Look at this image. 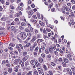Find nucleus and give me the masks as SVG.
<instances>
[{
	"mask_svg": "<svg viewBox=\"0 0 75 75\" xmlns=\"http://www.w3.org/2000/svg\"><path fill=\"white\" fill-rule=\"evenodd\" d=\"M20 34L22 38L24 39L26 38V37H27V35H26L25 33L24 32H21L20 33Z\"/></svg>",
	"mask_w": 75,
	"mask_h": 75,
	"instance_id": "nucleus-1",
	"label": "nucleus"
},
{
	"mask_svg": "<svg viewBox=\"0 0 75 75\" xmlns=\"http://www.w3.org/2000/svg\"><path fill=\"white\" fill-rule=\"evenodd\" d=\"M1 21H6V20H8V18L2 17L1 19Z\"/></svg>",
	"mask_w": 75,
	"mask_h": 75,
	"instance_id": "nucleus-2",
	"label": "nucleus"
},
{
	"mask_svg": "<svg viewBox=\"0 0 75 75\" xmlns=\"http://www.w3.org/2000/svg\"><path fill=\"white\" fill-rule=\"evenodd\" d=\"M37 37L35 36H33V38L31 40L32 42H34V41H35L36 40V39H37Z\"/></svg>",
	"mask_w": 75,
	"mask_h": 75,
	"instance_id": "nucleus-3",
	"label": "nucleus"
},
{
	"mask_svg": "<svg viewBox=\"0 0 75 75\" xmlns=\"http://www.w3.org/2000/svg\"><path fill=\"white\" fill-rule=\"evenodd\" d=\"M32 43H33L32 47H33V48H35V47H36V45H37V43L35 42H33Z\"/></svg>",
	"mask_w": 75,
	"mask_h": 75,
	"instance_id": "nucleus-4",
	"label": "nucleus"
},
{
	"mask_svg": "<svg viewBox=\"0 0 75 75\" xmlns=\"http://www.w3.org/2000/svg\"><path fill=\"white\" fill-rule=\"evenodd\" d=\"M14 62L16 64L18 65V62H19V60L18 59H15L14 61Z\"/></svg>",
	"mask_w": 75,
	"mask_h": 75,
	"instance_id": "nucleus-5",
	"label": "nucleus"
},
{
	"mask_svg": "<svg viewBox=\"0 0 75 75\" xmlns=\"http://www.w3.org/2000/svg\"><path fill=\"white\" fill-rule=\"evenodd\" d=\"M16 47L17 48V50H18V51H19V52H21V48H20V47L19 46H16Z\"/></svg>",
	"mask_w": 75,
	"mask_h": 75,
	"instance_id": "nucleus-6",
	"label": "nucleus"
},
{
	"mask_svg": "<svg viewBox=\"0 0 75 75\" xmlns=\"http://www.w3.org/2000/svg\"><path fill=\"white\" fill-rule=\"evenodd\" d=\"M30 46H31V44L30 43H28L25 45L24 47H30Z\"/></svg>",
	"mask_w": 75,
	"mask_h": 75,
	"instance_id": "nucleus-7",
	"label": "nucleus"
},
{
	"mask_svg": "<svg viewBox=\"0 0 75 75\" xmlns=\"http://www.w3.org/2000/svg\"><path fill=\"white\" fill-rule=\"evenodd\" d=\"M9 62L7 60L6 61H3V62H2V63L3 64H7L9 63Z\"/></svg>",
	"mask_w": 75,
	"mask_h": 75,
	"instance_id": "nucleus-8",
	"label": "nucleus"
},
{
	"mask_svg": "<svg viewBox=\"0 0 75 75\" xmlns=\"http://www.w3.org/2000/svg\"><path fill=\"white\" fill-rule=\"evenodd\" d=\"M70 21L72 25H74L75 24V22H74V20H73V19H71L70 20Z\"/></svg>",
	"mask_w": 75,
	"mask_h": 75,
	"instance_id": "nucleus-9",
	"label": "nucleus"
},
{
	"mask_svg": "<svg viewBox=\"0 0 75 75\" xmlns=\"http://www.w3.org/2000/svg\"><path fill=\"white\" fill-rule=\"evenodd\" d=\"M64 62H65L66 63H68V62H69V61L66 58H64Z\"/></svg>",
	"mask_w": 75,
	"mask_h": 75,
	"instance_id": "nucleus-10",
	"label": "nucleus"
},
{
	"mask_svg": "<svg viewBox=\"0 0 75 75\" xmlns=\"http://www.w3.org/2000/svg\"><path fill=\"white\" fill-rule=\"evenodd\" d=\"M49 51L50 52H51L53 51V48L51 46L50 47H49Z\"/></svg>",
	"mask_w": 75,
	"mask_h": 75,
	"instance_id": "nucleus-11",
	"label": "nucleus"
},
{
	"mask_svg": "<svg viewBox=\"0 0 75 75\" xmlns=\"http://www.w3.org/2000/svg\"><path fill=\"white\" fill-rule=\"evenodd\" d=\"M59 52L61 54H64V52H63L62 50L61 49H60L59 51Z\"/></svg>",
	"mask_w": 75,
	"mask_h": 75,
	"instance_id": "nucleus-12",
	"label": "nucleus"
},
{
	"mask_svg": "<svg viewBox=\"0 0 75 75\" xmlns=\"http://www.w3.org/2000/svg\"><path fill=\"white\" fill-rule=\"evenodd\" d=\"M34 13V12L33 11H29V12L28 13V15H32Z\"/></svg>",
	"mask_w": 75,
	"mask_h": 75,
	"instance_id": "nucleus-13",
	"label": "nucleus"
},
{
	"mask_svg": "<svg viewBox=\"0 0 75 75\" xmlns=\"http://www.w3.org/2000/svg\"><path fill=\"white\" fill-rule=\"evenodd\" d=\"M28 59V57H24L23 59V61L25 62Z\"/></svg>",
	"mask_w": 75,
	"mask_h": 75,
	"instance_id": "nucleus-14",
	"label": "nucleus"
},
{
	"mask_svg": "<svg viewBox=\"0 0 75 75\" xmlns=\"http://www.w3.org/2000/svg\"><path fill=\"white\" fill-rule=\"evenodd\" d=\"M37 38H41V35L40 34H38L37 35Z\"/></svg>",
	"mask_w": 75,
	"mask_h": 75,
	"instance_id": "nucleus-15",
	"label": "nucleus"
},
{
	"mask_svg": "<svg viewBox=\"0 0 75 75\" xmlns=\"http://www.w3.org/2000/svg\"><path fill=\"white\" fill-rule=\"evenodd\" d=\"M39 24L42 26H44V23L43 22H39Z\"/></svg>",
	"mask_w": 75,
	"mask_h": 75,
	"instance_id": "nucleus-16",
	"label": "nucleus"
},
{
	"mask_svg": "<svg viewBox=\"0 0 75 75\" xmlns=\"http://www.w3.org/2000/svg\"><path fill=\"white\" fill-rule=\"evenodd\" d=\"M19 29L20 30H23L24 29V28L22 26H20L19 27Z\"/></svg>",
	"mask_w": 75,
	"mask_h": 75,
	"instance_id": "nucleus-17",
	"label": "nucleus"
},
{
	"mask_svg": "<svg viewBox=\"0 0 75 75\" xmlns=\"http://www.w3.org/2000/svg\"><path fill=\"white\" fill-rule=\"evenodd\" d=\"M12 71H13V70H12V69L11 68H9L8 69V71L9 72V73H11Z\"/></svg>",
	"mask_w": 75,
	"mask_h": 75,
	"instance_id": "nucleus-18",
	"label": "nucleus"
},
{
	"mask_svg": "<svg viewBox=\"0 0 75 75\" xmlns=\"http://www.w3.org/2000/svg\"><path fill=\"white\" fill-rule=\"evenodd\" d=\"M45 52L46 54H48L50 52L49 50L48 49H46L45 50Z\"/></svg>",
	"mask_w": 75,
	"mask_h": 75,
	"instance_id": "nucleus-19",
	"label": "nucleus"
},
{
	"mask_svg": "<svg viewBox=\"0 0 75 75\" xmlns=\"http://www.w3.org/2000/svg\"><path fill=\"white\" fill-rule=\"evenodd\" d=\"M46 57L47 58H50L51 57V54H48L47 55Z\"/></svg>",
	"mask_w": 75,
	"mask_h": 75,
	"instance_id": "nucleus-20",
	"label": "nucleus"
},
{
	"mask_svg": "<svg viewBox=\"0 0 75 75\" xmlns=\"http://www.w3.org/2000/svg\"><path fill=\"white\" fill-rule=\"evenodd\" d=\"M37 42H41L42 41V39H38L37 40Z\"/></svg>",
	"mask_w": 75,
	"mask_h": 75,
	"instance_id": "nucleus-21",
	"label": "nucleus"
},
{
	"mask_svg": "<svg viewBox=\"0 0 75 75\" xmlns=\"http://www.w3.org/2000/svg\"><path fill=\"white\" fill-rule=\"evenodd\" d=\"M33 72L31 71H29V73L27 74V75H32Z\"/></svg>",
	"mask_w": 75,
	"mask_h": 75,
	"instance_id": "nucleus-22",
	"label": "nucleus"
},
{
	"mask_svg": "<svg viewBox=\"0 0 75 75\" xmlns=\"http://www.w3.org/2000/svg\"><path fill=\"white\" fill-rule=\"evenodd\" d=\"M39 48L38 47H36L35 49V51H36V52H38V49Z\"/></svg>",
	"mask_w": 75,
	"mask_h": 75,
	"instance_id": "nucleus-23",
	"label": "nucleus"
},
{
	"mask_svg": "<svg viewBox=\"0 0 75 75\" xmlns=\"http://www.w3.org/2000/svg\"><path fill=\"white\" fill-rule=\"evenodd\" d=\"M15 54V55H18V51L17 50H15L14 52Z\"/></svg>",
	"mask_w": 75,
	"mask_h": 75,
	"instance_id": "nucleus-24",
	"label": "nucleus"
},
{
	"mask_svg": "<svg viewBox=\"0 0 75 75\" xmlns=\"http://www.w3.org/2000/svg\"><path fill=\"white\" fill-rule=\"evenodd\" d=\"M54 53L55 55L56 56H58V52L56 51H55L54 52Z\"/></svg>",
	"mask_w": 75,
	"mask_h": 75,
	"instance_id": "nucleus-25",
	"label": "nucleus"
},
{
	"mask_svg": "<svg viewBox=\"0 0 75 75\" xmlns=\"http://www.w3.org/2000/svg\"><path fill=\"white\" fill-rule=\"evenodd\" d=\"M48 74L50 75H53V72L52 71H48Z\"/></svg>",
	"mask_w": 75,
	"mask_h": 75,
	"instance_id": "nucleus-26",
	"label": "nucleus"
},
{
	"mask_svg": "<svg viewBox=\"0 0 75 75\" xmlns=\"http://www.w3.org/2000/svg\"><path fill=\"white\" fill-rule=\"evenodd\" d=\"M31 64V65H34L35 64V62H34V61L33 60H32L30 62Z\"/></svg>",
	"mask_w": 75,
	"mask_h": 75,
	"instance_id": "nucleus-27",
	"label": "nucleus"
},
{
	"mask_svg": "<svg viewBox=\"0 0 75 75\" xmlns=\"http://www.w3.org/2000/svg\"><path fill=\"white\" fill-rule=\"evenodd\" d=\"M43 67L44 69L45 70H47V69H48V68H47V67L45 65H43Z\"/></svg>",
	"mask_w": 75,
	"mask_h": 75,
	"instance_id": "nucleus-28",
	"label": "nucleus"
},
{
	"mask_svg": "<svg viewBox=\"0 0 75 75\" xmlns=\"http://www.w3.org/2000/svg\"><path fill=\"white\" fill-rule=\"evenodd\" d=\"M59 61V62H62L64 61V60L62 59V58H60L59 60H58Z\"/></svg>",
	"mask_w": 75,
	"mask_h": 75,
	"instance_id": "nucleus-29",
	"label": "nucleus"
},
{
	"mask_svg": "<svg viewBox=\"0 0 75 75\" xmlns=\"http://www.w3.org/2000/svg\"><path fill=\"white\" fill-rule=\"evenodd\" d=\"M21 25L22 26H25V25H26V23L23 22L21 23Z\"/></svg>",
	"mask_w": 75,
	"mask_h": 75,
	"instance_id": "nucleus-30",
	"label": "nucleus"
},
{
	"mask_svg": "<svg viewBox=\"0 0 75 75\" xmlns=\"http://www.w3.org/2000/svg\"><path fill=\"white\" fill-rule=\"evenodd\" d=\"M18 8L19 10H21V11H23V8H21L20 6H18Z\"/></svg>",
	"mask_w": 75,
	"mask_h": 75,
	"instance_id": "nucleus-31",
	"label": "nucleus"
},
{
	"mask_svg": "<svg viewBox=\"0 0 75 75\" xmlns=\"http://www.w3.org/2000/svg\"><path fill=\"white\" fill-rule=\"evenodd\" d=\"M71 69H72V70L73 72H75V68L74 67H71Z\"/></svg>",
	"mask_w": 75,
	"mask_h": 75,
	"instance_id": "nucleus-32",
	"label": "nucleus"
},
{
	"mask_svg": "<svg viewBox=\"0 0 75 75\" xmlns=\"http://www.w3.org/2000/svg\"><path fill=\"white\" fill-rule=\"evenodd\" d=\"M10 46H11V47H14L15 46V45L13 43H10L9 44Z\"/></svg>",
	"mask_w": 75,
	"mask_h": 75,
	"instance_id": "nucleus-33",
	"label": "nucleus"
},
{
	"mask_svg": "<svg viewBox=\"0 0 75 75\" xmlns=\"http://www.w3.org/2000/svg\"><path fill=\"white\" fill-rule=\"evenodd\" d=\"M14 71L15 72H17V71H18V69L17 68H14Z\"/></svg>",
	"mask_w": 75,
	"mask_h": 75,
	"instance_id": "nucleus-34",
	"label": "nucleus"
},
{
	"mask_svg": "<svg viewBox=\"0 0 75 75\" xmlns=\"http://www.w3.org/2000/svg\"><path fill=\"white\" fill-rule=\"evenodd\" d=\"M39 61L40 63H42V62H43V60L42 58H40Z\"/></svg>",
	"mask_w": 75,
	"mask_h": 75,
	"instance_id": "nucleus-35",
	"label": "nucleus"
},
{
	"mask_svg": "<svg viewBox=\"0 0 75 75\" xmlns=\"http://www.w3.org/2000/svg\"><path fill=\"white\" fill-rule=\"evenodd\" d=\"M32 18H34L35 19H36L37 18V16L35 15H34L32 16Z\"/></svg>",
	"mask_w": 75,
	"mask_h": 75,
	"instance_id": "nucleus-36",
	"label": "nucleus"
},
{
	"mask_svg": "<svg viewBox=\"0 0 75 75\" xmlns=\"http://www.w3.org/2000/svg\"><path fill=\"white\" fill-rule=\"evenodd\" d=\"M43 72H44V71H43V70H42L41 71L39 72V74H40V75H41V74H43Z\"/></svg>",
	"mask_w": 75,
	"mask_h": 75,
	"instance_id": "nucleus-37",
	"label": "nucleus"
},
{
	"mask_svg": "<svg viewBox=\"0 0 75 75\" xmlns=\"http://www.w3.org/2000/svg\"><path fill=\"white\" fill-rule=\"evenodd\" d=\"M62 49L63 52H65V48L64 47H62Z\"/></svg>",
	"mask_w": 75,
	"mask_h": 75,
	"instance_id": "nucleus-38",
	"label": "nucleus"
},
{
	"mask_svg": "<svg viewBox=\"0 0 75 75\" xmlns=\"http://www.w3.org/2000/svg\"><path fill=\"white\" fill-rule=\"evenodd\" d=\"M35 48H33V47H30V51H33V50H34V49Z\"/></svg>",
	"mask_w": 75,
	"mask_h": 75,
	"instance_id": "nucleus-39",
	"label": "nucleus"
},
{
	"mask_svg": "<svg viewBox=\"0 0 75 75\" xmlns=\"http://www.w3.org/2000/svg\"><path fill=\"white\" fill-rule=\"evenodd\" d=\"M53 5V3H51L50 4V7H49L48 8H51V7H52Z\"/></svg>",
	"mask_w": 75,
	"mask_h": 75,
	"instance_id": "nucleus-40",
	"label": "nucleus"
},
{
	"mask_svg": "<svg viewBox=\"0 0 75 75\" xmlns=\"http://www.w3.org/2000/svg\"><path fill=\"white\" fill-rule=\"evenodd\" d=\"M0 35H4L5 34V33H3V31H1V33H0Z\"/></svg>",
	"mask_w": 75,
	"mask_h": 75,
	"instance_id": "nucleus-41",
	"label": "nucleus"
},
{
	"mask_svg": "<svg viewBox=\"0 0 75 75\" xmlns=\"http://www.w3.org/2000/svg\"><path fill=\"white\" fill-rule=\"evenodd\" d=\"M47 31H46V30L45 29L43 30V34H47Z\"/></svg>",
	"mask_w": 75,
	"mask_h": 75,
	"instance_id": "nucleus-42",
	"label": "nucleus"
},
{
	"mask_svg": "<svg viewBox=\"0 0 75 75\" xmlns=\"http://www.w3.org/2000/svg\"><path fill=\"white\" fill-rule=\"evenodd\" d=\"M25 65L26 66L28 65H29V63L28 62H26L25 63Z\"/></svg>",
	"mask_w": 75,
	"mask_h": 75,
	"instance_id": "nucleus-43",
	"label": "nucleus"
},
{
	"mask_svg": "<svg viewBox=\"0 0 75 75\" xmlns=\"http://www.w3.org/2000/svg\"><path fill=\"white\" fill-rule=\"evenodd\" d=\"M20 15V14L18 13H17L16 14V15H15V17H18V16Z\"/></svg>",
	"mask_w": 75,
	"mask_h": 75,
	"instance_id": "nucleus-44",
	"label": "nucleus"
},
{
	"mask_svg": "<svg viewBox=\"0 0 75 75\" xmlns=\"http://www.w3.org/2000/svg\"><path fill=\"white\" fill-rule=\"evenodd\" d=\"M34 73L35 75H38V72L37 71H35L34 72Z\"/></svg>",
	"mask_w": 75,
	"mask_h": 75,
	"instance_id": "nucleus-45",
	"label": "nucleus"
},
{
	"mask_svg": "<svg viewBox=\"0 0 75 75\" xmlns=\"http://www.w3.org/2000/svg\"><path fill=\"white\" fill-rule=\"evenodd\" d=\"M71 15V16L72 17H74V14L73 12H71L70 13Z\"/></svg>",
	"mask_w": 75,
	"mask_h": 75,
	"instance_id": "nucleus-46",
	"label": "nucleus"
},
{
	"mask_svg": "<svg viewBox=\"0 0 75 75\" xmlns=\"http://www.w3.org/2000/svg\"><path fill=\"white\" fill-rule=\"evenodd\" d=\"M62 64L63 65L64 67H66V63L64 62H63L62 63Z\"/></svg>",
	"mask_w": 75,
	"mask_h": 75,
	"instance_id": "nucleus-47",
	"label": "nucleus"
},
{
	"mask_svg": "<svg viewBox=\"0 0 75 75\" xmlns=\"http://www.w3.org/2000/svg\"><path fill=\"white\" fill-rule=\"evenodd\" d=\"M8 48L10 50H11V51H13V48L11 47H9Z\"/></svg>",
	"mask_w": 75,
	"mask_h": 75,
	"instance_id": "nucleus-48",
	"label": "nucleus"
},
{
	"mask_svg": "<svg viewBox=\"0 0 75 75\" xmlns=\"http://www.w3.org/2000/svg\"><path fill=\"white\" fill-rule=\"evenodd\" d=\"M27 34L28 36V37H31V34L30 33H27Z\"/></svg>",
	"mask_w": 75,
	"mask_h": 75,
	"instance_id": "nucleus-49",
	"label": "nucleus"
},
{
	"mask_svg": "<svg viewBox=\"0 0 75 75\" xmlns=\"http://www.w3.org/2000/svg\"><path fill=\"white\" fill-rule=\"evenodd\" d=\"M23 55L24 56H25V55H27V52H23Z\"/></svg>",
	"mask_w": 75,
	"mask_h": 75,
	"instance_id": "nucleus-50",
	"label": "nucleus"
},
{
	"mask_svg": "<svg viewBox=\"0 0 75 75\" xmlns=\"http://www.w3.org/2000/svg\"><path fill=\"white\" fill-rule=\"evenodd\" d=\"M70 70L71 69H69V68H67L66 69V71H67L68 72L70 71Z\"/></svg>",
	"mask_w": 75,
	"mask_h": 75,
	"instance_id": "nucleus-51",
	"label": "nucleus"
},
{
	"mask_svg": "<svg viewBox=\"0 0 75 75\" xmlns=\"http://www.w3.org/2000/svg\"><path fill=\"white\" fill-rule=\"evenodd\" d=\"M44 37L45 38H49L48 37V36L46 35H44Z\"/></svg>",
	"mask_w": 75,
	"mask_h": 75,
	"instance_id": "nucleus-52",
	"label": "nucleus"
},
{
	"mask_svg": "<svg viewBox=\"0 0 75 75\" xmlns=\"http://www.w3.org/2000/svg\"><path fill=\"white\" fill-rule=\"evenodd\" d=\"M41 49L42 51H44L45 50V47L44 46H42L41 47Z\"/></svg>",
	"mask_w": 75,
	"mask_h": 75,
	"instance_id": "nucleus-53",
	"label": "nucleus"
},
{
	"mask_svg": "<svg viewBox=\"0 0 75 75\" xmlns=\"http://www.w3.org/2000/svg\"><path fill=\"white\" fill-rule=\"evenodd\" d=\"M2 4H3L4 3V1L3 0H0Z\"/></svg>",
	"mask_w": 75,
	"mask_h": 75,
	"instance_id": "nucleus-54",
	"label": "nucleus"
},
{
	"mask_svg": "<svg viewBox=\"0 0 75 75\" xmlns=\"http://www.w3.org/2000/svg\"><path fill=\"white\" fill-rule=\"evenodd\" d=\"M55 11V8H52L51 10V11L53 12V11Z\"/></svg>",
	"mask_w": 75,
	"mask_h": 75,
	"instance_id": "nucleus-55",
	"label": "nucleus"
},
{
	"mask_svg": "<svg viewBox=\"0 0 75 75\" xmlns=\"http://www.w3.org/2000/svg\"><path fill=\"white\" fill-rule=\"evenodd\" d=\"M41 55L43 58H44V57H45V54H41Z\"/></svg>",
	"mask_w": 75,
	"mask_h": 75,
	"instance_id": "nucleus-56",
	"label": "nucleus"
},
{
	"mask_svg": "<svg viewBox=\"0 0 75 75\" xmlns=\"http://www.w3.org/2000/svg\"><path fill=\"white\" fill-rule=\"evenodd\" d=\"M4 75H7V72L5 71L4 72Z\"/></svg>",
	"mask_w": 75,
	"mask_h": 75,
	"instance_id": "nucleus-57",
	"label": "nucleus"
},
{
	"mask_svg": "<svg viewBox=\"0 0 75 75\" xmlns=\"http://www.w3.org/2000/svg\"><path fill=\"white\" fill-rule=\"evenodd\" d=\"M33 54L34 55H37V52H33Z\"/></svg>",
	"mask_w": 75,
	"mask_h": 75,
	"instance_id": "nucleus-58",
	"label": "nucleus"
},
{
	"mask_svg": "<svg viewBox=\"0 0 75 75\" xmlns=\"http://www.w3.org/2000/svg\"><path fill=\"white\" fill-rule=\"evenodd\" d=\"M46 31H48V32H50L51 31V30L47 28L46 29Z\"/></svg>",
	"mask_w": 75,
	"mask_h": 75,
	"instance_id": "nucleus-59",
	"label": "nucleus"
},
{
	"mask_svg": "<svg viewBox=\"0 0 75 75\" xmlns=\"http://www.w3.org/2000/svg\"><path fill=\"white\" fill-rule=\"evenodd\" d=\"M68 73L69 75H72V71H71V70H70V71H69Z\"/></svg>",
	"mask_w": 75,
	"mask_h": 75,
	"instance_id": "nucleus-60",
	"label": "nucleus"
},
{
	"mask_svg": "<svg viewBox=\"0 0 75 75\" xmlns=\"http://www.w3.org/2000/svg\"><path fill=\"white\" fill-rule=\"evenodd\" d=\"M10 12L11 13H14V11L12 10H10Z\"/></svg>",
	"mask_w": 75,
	"mask_h": 75,
	"instance_id": "nucleus-61",
	"label": "nucleus"
},
{
	"mask_svg": "<svg viewBox=\"0 0 75 75\" xmlns=\"http://www.w3.org/2000/svg\"><path fill=\"white\" fill-rule=\"evenodd\" d=\"M3 10V8L1 6H0V11H1Z\"/></svg>",
	"mask_w": 75,
	"mask_h": 75,
	"instance_id": "nucleus-62",
	"label": "nucleus"
},
{
	"mask_svg": "<svg viewBox=\"0 0 75 75\" xmlns=\"http://www.w3.org/2000/svg\"><path fill=\"white\" fill-rule=\"evenodd\" d=\"M39 52L40 53H41V52H42V51H41V48H40V49H39Z\"/></svg>",
	"mask_w": 75,
	"mask_h": 75,
	"instance_id": "nucleus-63",
	"label": "nucleus"
},
{
	"mask_svg": "<svg viewBox=\"0 0 75 75\" xmlns=\"http://www.w3.org/2000/svg\"><path fill=\"white\" fill-rule=\"evenodd\" d=\"M21 75V72H19L18 73L17 75Z\"/></svg>",
	"mask_w": 75,
	"mask_h": 75,
	"instance_id": "nucleus-64",
	"label": "nucleus"
}]
</instances>
